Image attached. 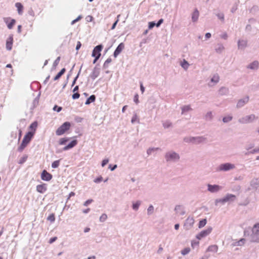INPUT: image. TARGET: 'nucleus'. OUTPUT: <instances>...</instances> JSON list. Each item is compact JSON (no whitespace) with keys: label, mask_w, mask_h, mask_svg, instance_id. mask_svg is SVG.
Masks as SVG:
<instances>
[{"label":"nucleus","mask_w":259,"mask_h":259,"mask_svg":"<svg viewBox=\"0 0 259 259\" xmlns=\"http://www.w3.org/2000/svg\"><path fill=\"white\" fill-rule=\"evenodd\" d=\"M244 234L250 241L259 242V223L255 224L252 228L245 229Z\"/></svg>","instance_id":"f257e3e1"},{"label":"nucleus","mask_w":259,"mask_h":259,"mask_svg":"<svg viewBox=\"0 0 259 259\" xmlns=\"http://www.w3.org/2000/svg\"><path fill=\"white\" fill-rule=\"evenodd\" d=\"M164 157L167 162H177L180 159L179 154L174 151L167 152Z\"/></svg>","instance_id":"f03ea898"},{"label":"nucleus","mask_w":259,"mask_h":259,"mask_svg":"<svg viewBox=\"0 0 259 259\" xmlns=\"http://www.w3.org/2000/svg\"><path fill=\"white\" fill-rule=\"evenodd\" d=\"M34 132H28L23 138L22 142L20 146L18 148V151L21 152L26 147L27 144L30 142L31 139L34 135Z\"/></svg>","instance_id":"7ed1b4c3"},{"label":"nucleus","mask_w":259,"mask_h":259,"mask_svg":"<svg viewBox=\"0 0 259 259\" xmlns=\"http://www.w3.org/2000/svg\"><path fill=\"white\" fill-rule=\"evenodd\" d=\"M206 138L203 136L199 137H186L183 139L186 143H192L195 144H198L205 141Z\"/></svg>","instance_id":"20e7f679"},{"label":"nucleus","mask_w":259,"mask_h":259,"mask_svg":"<svg viewBox=\"0 0 259 259\" xmlns=\"http://www.w3.org/2000/svg\"><path fill=\"white\" fill-rule=\"evenodd\" d=\"M235 168V165L231 163H225L221 164L217 168V171H228Z\"/></svg>","instance_id":"39448f33"},{"label":"nucleus","mask_w":259,"mask_h":259,"mask_svg":"<svg viewBox=\"0 0 259 259\" xmlns=\"http://www.w3.org/2000/svg\"><path fill=\"white\" fill-rule=\"evenodd\" d=\"M71 126L70 123L69 122H65L62 124L56 131V134L58 136H61L64 134L66 131L69 130Z\"/></svg>","instance_id":"423d86ee"},{"label":"nucleus","mask_w":259,"mask_h":259,"mask_svg":"<svg viewBox=\"0 0 259 259\" xmlns=\"http://www.w3.org/2000/svg\"><path fill=\"white\" fill-rule=\"evenodd\" d=\"M257 118L254 114H250L242 117L238 119V122L241 124H247L252 122Z\"/></svg>","instance_id":"0eeeda50"},{"label":"nucleus","mask_w":259,"mask_h":259,"mask_svg":"<svg viewBox=\"0 0 259 259\" xmlns=\"http://www.w3.org/2000/svg\"><path fill=\"white\" fill-rule=\"evenodd\" d=\"M212 231V228L209 227L207 229L204 230L198 234L196 237L197 239L200 240L202 238L208 235Z\"/></svg>","instance_id":"6e6552de"},{"label":"nucleus","mask_w":259,"mask_h":259,"mask_svg":"<svg viewBox=\"0 0 259 259\" xmlns=\"http://www.w3.org/2000/svg\"><path fill=\"white\" fill-rule=\"evenodd\" d=\"M222 189V187L218 185L207 184V190L210 193H217Z\"/></svg>","instance_id":"1a4fd4ad"},{"label":"nucleus","mask_w":259,"mask_h":259,"mask_svg":"<svg viewBox=\"0 0 259 259\" xmlns=\"http://www.w3.org/2000/svg\"><path fill=\"white\" fill-rule=\"evenodd\" d=\"M194 223V220L193 218L190 217H188L184 224L185 229L187 230L190 229L192 227Z\"/></svg>","instance_id":"9d476101"},{"label":"nucleus","mask_w":259,"mask_h":259,"mask_svg":"<svg viewBox=\"0 0 259 259\" xmlns=\"http://www.w3.org/2000/svg\"><path fill=\"white\" fill-rule=\"evenodd\" d=\"M250 188H248V190H250L252 189L256 190L259 187V179L253 178L250 182Z\"/></svg>","instance_id":"9b49d317"},{"label":"nucleus","mask_w":259,"mask_h":259,"mask_svg":"<svg viewBox=\"0 0 259 259\" xmlns=\"http://www.w3.org/2000/svg\"><path fill=\"white\" fill-rule=\"evenodd\" d=\"M249 99V96H247L244 98L239 100L237 103L236 107L237 108H240L243 107L246 104H247L248 102Z\"/></svg>","instance_id":"f8f14e48"},{"label":"nucleus","mask_w":259,"mask_h":259,"mask_svg":"<svg viewBox=\"0 0 259 259\" xmlns=\"http://www.w3.org/2000/svg\"><path fill=\"white\" fill-rule=\"evenodd\" d=\"M52 175L46 170H44L41 174V178L44 181H49L52 179Z\"/></svg>","instance_id":"ddd939ff"},{"label":"nucleus","mask_w":259,"mask_h":259,"mask_svg":"<svg viewBox=\"0 0 259 259\" xmlns=\"http://www.w3.org/2000/svg\"><path fill=\"white\" fill-rule=\"evenodd\" d=\"M174 210L176 211V213H178L181 215H183L186 213L185 207L182 205H176Z\"/></svg>","instance_id":"4468645a"},{"label":"nucleus","mask_w":259,"mask_h":259,"mask_svg":"<svg viewBox=\"0 0 259 259\" xmlns=\"http://www.w3.org/2000/svg\"><path fill=\"white\" fill-rule=\"evenodd\" d=\"M100 69L97 66L94 67L92 73L90 74V77L94 80L100 74Z\"/></svg>","instance_id":"2eb2a0df"},{"label":"nucleus","mask_w":259,"mask_h":259,"mask_svg":"<svg viewBox=\"0 0 259 259\" xmlns=\"http://www.w3.org/2000/svg\"><path fill=\"white\" fill-rule=\"evenodd\" d=\"M237 46L238 49L244 50L247 46V40L246 39H239Z\"/></svg>","instance_id":"dca6fc26"},{"label":"nucleus","mask_w":259,"mask_h":259,"mask_svg":"<svg viewBox=\"0 0 259 259\" xmlns=\"http://www.w3.org/2000/svg\"><path fill=\"white\" fill-rule=\"evenodd\" d=\"M124 48V45L123 43H120L115 49L113 56L115 58L117 57V56L121 52L123 49Z\"/></svg>","instance_id":"f3484780"},{"label":"nucleus","mask_w":259,"mask_h":259,"mask_svg":"<svg viewBox=\"0 0 259 259\" xmlns=\"http://www.w3.org/2000/svg\"><path fill=\"white\" fill-rule=\"evenodd\" d=\"M103 49V46L102 45H99L95 47L93 51L92 56H95L97 54H101V51Z\"/></svg>","instance_id":"a211bd4d"},{"label":"nucleus","mask_w":259,"mask_h":259,"mask_svg":"<svg viewBox=\"0 0 259 259\" xmlns=\"http://www.w3.org/2000/svg\"><path fill=\"white\" fill-rule=\"evenodd\" d=\"M225 203L234 201L236 199V196L232 194H228L224 197Z\"/></svg>","instance_id":"6ab92c4d"},{"label":"nucleus","mask_w":259,"mask_h":259,"mask_svg":"<svg viewBox=\"0 0 259 259\" xmlns=\"http://www.w3.org/2000/svg\"><path fill=\"white\" fill-rule=\"evenodd\" d=\"M77 144V141L76 140H74L70 142L67 146H65L63 150L64 151L68 150L72 148L74 146H75Z\"/></svg>","instance_id":"aec40b11"},{"label":"nucleus","mask_w":259,"mask_h":259,"mask_svg":"<svg viewBox=\"0 0 259 259\" xmlns=\"http://www.w3.org/2000/svg\"><path fill=\"white\" fill-rule=\"evenodd\" d=\"M47 190L46 184L38 185L36 186V191L40 193H44Z\"/></svg>","instance_id":"412c9836"},{"label":"nucleus","mask_w":259,"mask_h":259,"mask_svg":"<svg viewBox=\"0 0 259 259\" xmlns=\"http://www.w3.org/2000/svg\"><path fill=\"white\" fill-rule=\"evenodd\" d=\"M199 13L197 9H196L192 14V21L193 22H196L199 18Z\"/></svg>","instance_id":"4be33fe9"},{"label":"nucleus","mask_w":259,"mask_h":259,"mask_svg":"<svg viewBox=\"0 0 259 259\" xmlns=\"http://www.w3.org/2000/svg\"><path fill=\"white\" fill-rule=\"evenodd\" d=\"M15 7L17 9L18 13L20 15H22L23 12V6L20 3H16L15 4Z\"/></svg>","instance_id":"5701e85b"},{"label":"nucleus","mask_w":259,"mask_h":259,"mask_svg":"<svg viewBox=\"0 0 259 259\" xmlns=\"http://www.w3.org/2000/svg\"><path fill=\"white\" fill-rule=\"evenodd\" d=\"M258 62L257 61H254L253 62L251 63L248 66L247 68L252 70L257 69L258 67Z\"/></svg>","instance_id":"b1692460"},{"label":"nucleus","mask_w":259,"mask_h":259,"mask_svg":"<svg viewBox=\"0 0 259 259\" xmlns=\"http://www.w3.org/2000/svg\"><path fill=\"white\" fill-rule=\"evenodd\" d=\"M219 93L221 96L227 95L229 93V89L224 87H221L219 91Z\"/></svg>","instance_id":"393cba45"},{"label":"nucleus","mask_w":259,"mask_h":259,"mask_svg":"<svg viewBox=\"0 0 259 259\" xmlns=\"http://www.w3.org/2000/svg\"><path fill=\"white\" fill-rule=\"evenodd\" d=\"M225 48L223 45L221 44H218L215 48V52L217 53L221 54L224 50Z\"/></svg>","instance_id":"a878e982"},{"label":"nucleus","mask_w":259,"mask_h":259,"mask_svg":"<svg viewBox=\"0 0 259 259\" xmlns=\"http://www.w3.org/2000/svg\"><path fill=\"white\" fill-rule=\"evenodd\" d=\"M141 204V201L140 200H138L136 202H133L132 203V208L135 210L137 211L139 209V206Z\"/></svg>","instance_id":"bb28decb"},{"label":"nucleus","mask_w":259,"mask_h":259,"mask_svg":"<svg viewBox=\"0 0 259 259\" xmlns=\"http://www.w3.org/2000/svg\"><path fill=\"white\" fill-rule=\"evenodd\" d=\"M245 242V239L244 238H242L240 239L239 241H235L232 243L233 246H242L243 245Z\"/></svg>","instance_id":"cd10ccee"},{"label":"nucleus","mask_w":259,"mask_h":259,"mask_svg":"<svg viewBox=\"0 0 259 259\" xmlns=\"http://www.w3.org/2000/svg\"><path fill=\"white\" fill-rule=\"evenodd\" d=\"M95 99H96V96L94 95H91L90 96L89 98H88L86 101H85V105H89L92 102H93L95 101Z\"/></svg>","instance_id":"c85d7f7f"},{"label":"nucleus","mask_w":259,"mask_h":259,"mask_svg":"<svg viewBox=\"0 0 259 259\" xmlns=\"http://www.w3.org/2000/svg\"><path fill=\"white\" fill-rule=\"evenodd\" d=\"M65 68H62L61 70V71L59 73H58V74L55 76V77L54 78V80H57L59 79L61 77V76L65 73Z\"/></svg>","instance_id":"c756f323"},{"label":"nucleus","mask_w":259,"mask_h":259,"mask_svg":"<svg viewBox=\"0 0 259 259\" xmlns=\"http://www.w3.org/2000/svg\"><path fill=\"white\" fill-rule=\"evenodd\" d=\"M182 114H184L185 112H188L192 110L190 105H186L183 106L182 108Z\"/></svg>","instance_id":"7c9ffc66"},{"label":"nucleus","mask_w":259,"mask_h":259,"mask_svg":"<svg viewBox=\"0 0 259 259\" xmlns=\"http://www.w3.org/2000/svg\"><path fill=\"white\" fill-rule=\"evenodd\" d=\"M213 118L212 113L211 111L208 112L205 116V119L207 121H211Z\"/></svg>","instance_id":"2f4dec72"},{"label":"nucleus","mask_w":259,"mask_h":259,"mask_svg":"<svg viewBox=\"0 0 259 259\" xmlns=\"http://www.w3.org/2000/svg\"><path fill=\"white\" fill-rule=\"evenodd\" d=\"M181 65L185 70H187L189 66V64L186 60L184 59L181 62Z\"/></svg>","instance_id":"473e14b6"},{"label":"nucleus","mask_w":259,"mask_h":259,"mask_svg":"<svg viewBox=\"0 0 259 259\" xmlns=\"http://www.w3.org/2000/svg\"><path fill=\"white\" fill-rule=\"evenodd\" d=\"M218 249V247L217 245H213L210 246L207 248V251L215 252L217 251Z\"/></svg>","instance_id":"72a5a7b5"},{"label":"nucleus","mask_w":259,"mask_h":259,"mask_svg":"<svg viewBox=\"0 0 259 259\" xmlns=\"http://www.w3.org/2000/svg\"><path fill=\"white\" fill-rule=\"evenodd\" d=\"M220 77L218 74H214L213 77L211 79V82H214V83H217L219 81Z\"/></svg>","instance_id":"f704fd0d"},{"label":"nucleus","mask_w":259,"mask_h":259,"mask_svg":"<svg viewBox=\"0 0 259 259\" xmlns=\"http://www.w3.org/2000/svg\"><path fill=\"white\" fill-rule=\"evenodd\" d=\"M154 212V207L152 205H150L147 209V214L150 215Z\"/></svg>","instance_id":"c9c22d12"},{"label":"nucleus","mask_w":259,"mask_h":259,"mask_svg":"<svg viewBox=\"0 0 259 259\" xmlns=\"http://www.w3.org/2000/svg\"><path fill=\"white\" fill-rule=\"evenodd\" d=\"M159 148H149L147 150V153L148 155H150L152 154V153L155 151H157L159 150Z\"/></svg>","instance_id":"e433bc0d"},{"label":"nucleus","mask_w":259,"mask_h":259,"mask_svg":"<svg viewBox=\"0 0 259 259\" xmlns=\"http://www.w3.org/2000/svg\"><path fill=\"white\" fill-rule=\"evenodd\" d=\"M16 23V20L14 19H11L10 23H8L7 27L9 29H11L15 24Z\"/></svg>","instance_id":"4c0bfd02"},{"label":"nucleus","mask_w":259,"mask_h":259,"mask_svg":"<svg viewBox=\"0 0 259 259\" xmlns=\"http://www.w3.org/2000/svg\"><path fill=\"white\" fill-rule=\"evenodd\" d=\"M206 223H207V220L205 219L201 220L199 223V225H198L199 228H201L203 227L206 225Z\"/></svg>","instance_id":"58836bf2"},{"label":"nucleus","mask_w":259,"mask_h":259,"mask_svg":"<svg viewBox=\"0 0 259 259\" xmlns=\"http://www.w3.org/2000/svg\"><path fill=\"white\" fill-rule=\"evenodd\" d=\"M232 119H233V117L232 116H228L227 117H224L223 118V121L224 123H227V122L231 121L232 120Z\"/></svg>","instance_id":"ea45409f"},{"label":"nucleus","mask_w":259,"mask_h":259,"mask_svg":"<svg viewBox=\"0 0 259 259\" xmlns=\"http://www.w3.org/2000/svg\"><path fill=\"white\" fill-rule=\"evenodd\" d=\"M60 160H56V161H54L52 163V167L53 168H57L60 164Z\"/></svg>","instance_id":"a19ab883"},{"label":"nucleus","mask_w":259,"mask_h":259,"mask_svg":"<svg viewBox=\"0 0 259 259\" xmlns=\"http://www.w3.org/2000/svg\"><path fill=\"white\" fill-rule=\"evenodd\" d=\"M171 122L168 120L163 123V126L165 128H169L171 126Z\"/></svg>","instance_id":"79ce46f5"},{"label":"nucleus","mask_w":259,"mask_h":259,"mask_svg":"<svg viewBox=\"0 0 259 259\" xmlns=\"http://www.w3.org/2000/svg\"><path fill=\"white\" fill-rule=\"evenodd\" d=\"M112 61V59L110 58H108L104 63L103 68H107L108 67V64Z\"/></svg>","instance_id":"37998d69"},{"label":"nucleus","mask_w":259,"mask_h":259,"mask_svg":"<svg viewBox=\"0 0 259 259\" xmlns=\"http://www.w3.org/2000/svg\"><path fill=\"white\" fill-rule=\"evenodd\" d=\"M219 203H221L222 204L225 203V200L224 198L222 199H217L215 200V205H218Z\"/></svg>","instance_id":"c03bdc74"},{"label":"nucleus","mask_w":259,"mask_h":259,"mask_svg":"<svg viewBox=\"0 0 259 259\" xmlns=\"http://www.w3.org/2000/svg\"><path fill=\"white\" fill-rule=\"evenodd\" d=\"M47 220L48 221H50L51 222H54L55 220V214L54 213L51 214L47 218Z\"/></svg>","instance_id":"a18cd8bd"},{"label":"nucleus","mask_w":259,"mask_h":259,"mask_svg":"<svg viewBox=\"0 0 259 259\" xmlns=\"http://www.w3.org/2000/svg\"><path fill=\"white\" fill-rule=\"evenodd\" d=\"M107 219V215L106 213H103L100 217V221L101 222H104Z\"/></svg>","instance_id":"49530a36"},{"label":"nucleus","mask_w":259,"mask_h":259,"mask_svg":"<svg viewBox=\"0 0 259 259\" xmlns=\"http://www.w3.org/2000/svg\"><path fill=\"white\" fill-rule=\"evenodd\" d=\"M68 140L69 139L67 138H61L60 140L59 144L60 145H65L66 143V142L68 141Z\"/></svg>","instance_id":"de8ad7c7"},{"label":"nucleus","mask_w":259,"mask_h":259,"mask_svg":"<svg viewBox=\"0 0 259 259\" xmlns=\"http://www.w3.org/2000/svg\"><path fill=\"white\" fill-rule=\"evenodd\" d=\"M37 126V122L34 121L30 124L29 128H31V130H33L35 132Z\"/></svg>","instance_id":"09e8293b"},{"label":"nucleus","mask_w":259,"mask_h":259,"mask_svg":"<svg viewBox=\"0 0 259 259\" xmlns=\"http://www.w3.org/2000/svg\"><path fill=\"white\" fill-rule=\"evenodd\" d=\"M27 159V156L24 155V156H23L22 157H21L20 158V159L19 160V163L22 164V163H24L26 161Z\"/></svg>","instance_id":"8fccbe9b"},{"label":"nucleus","mask_w":259,"mask_h":259,"mask_svg":"<svg viewBox=\"0 0 259 259\" xmlns=\"http://www.w3.org/2000/svg\"><path fill=\"white\" fill-rule=\"evenodd\" d=\"M190 251V249L189 247L185 248L183 250L181 251V253L183 255H186L188 254Z\"/></svg>","instance_id":"3c124183"},{"label":"nucleus","mask_w":259,"mask_h":259,"mask_svg":"<svg viewBox=\"0 0 259 259\" xmlns=\"http://www.w3.org/2000/svg\"><path fill=\"white\" fill-rule=\"evenodd\" d=\"M13 42H6V48L8 50L10 51L12 48Z\"/></svg>","instance_id":"603ef678"},{"label":"nucleus","mask_w":259,"mask_h":259,"mask_svg":"<svg viewBox=\"0 0 259 259\" xmlns=\"http://www.w3.org/2000/svg\"><path fill=\"white\" fill-rule=\"evenodd\" d=\"M81 67H80V69H79V72H78V73L77 75H76V76L74 78V79H73V81H72V86H73V85L75 84L76 81V80H77V78H78V76H79V73H80V71H81Z\"/></svg>","instance_id":"864d4df0"},{"label":"nucleus","mask_w":259,"mask_h":259,"mask_svg":"<svg viewBox=\"0 0 259 259\" xmlns=\"http://www.w3.org/2000/svg\"><path fill=\"white\" fill-rule=\"evenodd\" d=\"M60 60V57H58L53 63V67H56L59 64Z\"/></svg>","instance_id":"5fc2aeb1"},{"label":"nucleus","mask_w":259,"mask_h":259,"mask_svg":"<svg viewBox=\"0 0 259 259\" xmlns=\"http://www.w3.org/2000/svg\"><path fill=\"white\" fill-rule=\"evenodd\" d=\"M62 109V108L61 107L58 106L57 105H55L53 107V110L56 111L57 112H60Z\"/></svg>","instance_id":"6e6d98bb"},{"label":"nucleus","mask_w":259,"mask_h":259,"mask_svg":"<svg viewBox=\"0 0 259 259\" xmlns=\"http://www.w3.org/2000/svg\"><path fill=\"white\" fill-rule=\"evenodd\" d=\"M217 16L221 21H224V15L223 13H218L217 14Z\"/></svg>","instance_id":"4d7b16f0"},{"label":"nucleus","mask_w":259,"mask_h":259,"mask_svg":"<svg viewBox=\"0 0 259 259\" xmlns=\"http://www.w3.org/2000/svg\"><path fill=\"white\" fill-rule=\"evenodd\" d=\"M120 15H118L117 16V20L115 21V22L113 24V25H112V27H111V29L112 30L114 29L115 28V27H116V25H117V23H118V21H119V17H120Z\"/></svg>","instance_id":"13d9d810"},{"label":"nucleus","mask_w":259,"mask_h":259,"mask_svg":"<svg viewBox=\"0 0 259 259\" xmlns=\"http://www.w3.org/2000/svg\"><path fill=\"white\" fill-rule=\"evenodd\" d=\"M259 152V149L258 148L254 149L253 150L248 152V153H245L246 155L248 154H254L255 153Z\"/></svg>","instance_id":"bf43d9fd"},{"label":"nucleus","mask_w":259,"mask_h":259,"mask_svg":"<svg viewBox=\"0 0 259 259\" xmlns=\"http://www.w3.org/2000/svg\"><path fill=\"white\" fill-rule=\"evenodd\" d=\"M155 26H156V23L154 22H150L148 24L149 29H151L153 28Z\"/></svg>","instance_id":"052dcab7"},{"label":"nucleus","mask_w":259,"mask_h":259,"mask_svg":"<svg viewBox=\"0 0 259 259\" xmlns=\"http://www.w3.org/2000/svg\"><path fill=\"white\" fill-rule=\"evenodd\" d=\"M80 97V94L78 93H75L72 95V98L73 99H78Z\"/></svg>","instance_id":"680f3d73"},{"label":"nucleus","mask_w":259,"mask_h":259,"mask_svg":"<svg viewBox=\"0 0 259 259\" xmlns=\"http://www.w3.org/2000/svg\"><path fill=\"white\" fill-rule=\"evenodd\" d=\"M102 180H103L102 177L100 176V177H98L97 178L95 179L94 180V182L96 183H99L102 181Z\"/></svg>","instance_id":"e2e57ef3"},{"label":"nucleus","mask_w":259,"mask_h":259,"mask_svg":"<svg viewBox=\"0 0 259 259\" xmlns=\"http://www.w3.org/2000/svg\"><path fill=\"white\" fill-rule=\"evenodd\" d=\"M93 201V199H88V200H87L86 201L84 202V203H83V205L85 206H87L89 204L91 203Z\"/></svg>","instance_id":"0e129e2a"},{"label":"nucleus","mask_w":259,"mask_h":259,"mask_svg":"<svg viewBox=\"0 0 259 259\" xmlns=\"http://www.w3.org/2000/svg\"><path fill=\"white\" fill-rule=\"evenodd\" d=\"M117 166L116 164H114L113 165V166L111 165V164H110L109 165V168L111 170V171H113L116 168H117Z\"/></svg>","instance_id":"69168bd1"},{"label":"nucleus","mask_w":259,"mask_h":259,"mask_svg":"<svg viewBox=\"0 0 259 259\" xmlns=\"http://www.w3.org/2000/svg\"><path fill=\"white\" fill-rule=\"evenodd\" d=\"M109 162V160L108 159H104L102 162V166L104 167Z\"/></svg>","instance_id":"338daca9"},{"label":"nucleus","mask_w":259,"mask_h":259,"mask_svg":"<svg viewBox=\"0 0 259 259\" xmlns=\"http://www.w3.org/2000/svg\"><path fill=\"white\" fill-rule=\"evenodd\" d=\"M252 30L251 26L250 24H247L245 27V30L248 32H250Z\"/></svg>","instance_id":"774afa93"}]
</instances>
